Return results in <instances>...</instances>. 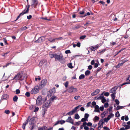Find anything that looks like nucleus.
I'll list each match as a JSON object with an SVG mask.
<instances>
[{
	"label": "nucleus",
	"instance_id": "obj_39",
	"mask_svg": "<svg viewBox=\"0 0 130 130\" xmlns=\"http://www.w3.org/2000/svg\"><path fill=\"white\" fill-rule=\"evenodd\" d=\"M109 120V119L107 117L105 118L104 119V122H107Z\"/></svg>",
	"mask_w": 130,
	"mask_h": 130
},
{
	"label": "nucleus",
	"instance_id": "obj_17",
	"mask_svg": "<svg viewBox=\"0 0 130 130\" xmlns=\"http://www.w3.org/2000/svg\"><path fill=\"white\" fill-rule=\"evenodd\" d=\"M95 108V110L94 111L97 112H99L100 110L99 109V106L98 105H96L94 107Z\"/></svg>",
	"mask_w": 130,
	"mask_h": 130
},
{
	"label": "nucleus",
	"instance_id": "obj_22",
	"mask_svg": "<svg viewBox=\"0 0 130 130\" xmlns=\"http://www.w3.org/2000/svg\"><path fill=\"white\" fill-rule=\"evenodd\" d=\"M69 84V82L68 81L64 83L63 84L65 86V87L67 88L68 87Z\"/></svg>",
	"mask_w": 130,
	"mask_h": 130
},
{
	"label": "nucleus",
	"instance_id": "obj_32",
	"mask_svg": "<svg viewBox=\"0 0 130 130\" xmlns=\"http://www.w3.org/2000/svg\"><path fill=\"white\" fill-rule=\"evenodd\" d=\"M85 75L84 74H81L79 77V78L80 79H82L84 78L85 77Z\"/></svg>",
	"mask_w": 130,
	"mask_h": 130
},
{
	"label": "nucleus",
	"instance_id": "obj_58",
	"mask_svg": "<svg viewBox=\"0 0 130 130\" xmlns=\"http://www.w3.org/2000/svg\"><path fill=\"white\" fill-rule=\"evenodd\" d=\"M83 124V126H84V127L86 126V125H87V123L86 122H84Z\"/></svg>",
	"mask_w": 130,
	"mask_h": 130
},
{
	"label": "nucleus",
	"instance_id": "obj_38",
	"mask_svg": "<svg viewBox=\"0 0 130 130\" xmlns=\"http://www.w3.org/2000/svg\"><path fill=\"white\" fill-rule=\"evenodd\" d=\"M18 97L16 96H14L13 98V100L14 101L16 102L17 101Z\"/></svg>",
	"mask_w": 130,
	"mask_h": 130
},
{
	"label": "nucleus",
	"instance_id": "obj_19",
	"mask_svg": "<svg viewBox=\"0 0 130 130\" xmlns=\"http://www.w3.org/2000/svg\"><path fill=\"white\" fill-rule=\"evenodd\" d=\"M48 40L51 42H54L56 40V39L50 38L48 39Z\"/></svg>",
	"mask_w": 130,
	"mask_h": 130
},
{
	"label": "nucleus",
	"instance_id": "obj_30",
	"mask_svg": "<svg viewBox=\"0 0 130 130\" xmlns=\"http://www.w3.org/2000/svg\"><path fill=\"white\" fill-rule=\"evenodd\" d=\"M90 71L89 70H87L85 72V74L86 75H88L90 74Z\"/></svg>",
	"mask_w": 130,
	"mask_h": 130
},
{
	"label": "nucleus",
	"instance_id": "obj_64",
	"mask_svg": "<svg viewBox=\"0 0 130 130\" xmlns=\"http://www.w3.org/2000/svg\"><path fill=\"white\" fill-rule=\"evenodd\" d=\"M104 109V107L103 106L100 107V109L101 111H103Z\"/></svg>",
	"mask_w": 130,
	"mask_h": 130
},
{
	"label": "nucleus",
	"instance_id": "obj_45",
	"mask_svg": "<svg viewBox=\"0 0 130 130\" xmlns=\"http://www.w3.org/2000/svg\"><path fill=\"white\" fill-rule=\"evenodd\" d=\"M92 124L91 123L89 122L87 123V125L89 126H92Z\"/></svg>",
	"mask_w": 130,
	"mask_h": 130
},
{
	"label": "nucleus",
	"instance_id": "obj_7",
	"mask_svg": "<svg viewBox=\"0 0 130 130\" xmlns=\"http://www.w3.org/2000/svg\"><path fill=\"white\" fill-rule=\"evenodd\" d=\"M42 98L41 96H38L36 100V105L37 106H40L42 104Z\"/></svg>",
	"mask_w": 130,
	"mask_h": 130
},
{
	"label": "nucleus",
	"instance_id": "obj_10",
	"mask_svg": "<svg viewBox=\"0 0 130 130\" xmlns=\"http://www.w3.org/2000/svg\"><path fill=\"white\" fill-rule=\"evenodd\" d=\"M55 92V88L50 90L48 93V94L47 95L48 96V97H50L52 95L54 94Z\"/></svg>",
	"mask_w": 130,
	"mask_h": 130
},
{
	"label": "nucleus",
	"instance_id": "obj_12",
	"mask_svg": "<svg viewBox=\"0 0 130 130\" xmlns=\"http://www.w3.org/2000/svg\"><path fill=\"white\" fill-rule=\"evenodd\" d=\"M99 47V46L98 45H96L94 46H91L90 47V48L92 51H94L97 49Z\"/></svg>",
	"mask_w": 130,
	"mask_h": 130
},
{
	"label": "nucleus",
	"instance_id": "obj_35",
	"mask_svg": "<svg viewBox=\"0 0 130 130\" xmlns=\"http://www.w3.org/2000/svg\"><path fill=\"white\" fill-rule=\"evenodd\" d=\"M6 74L7 75H8V78L10 77V76L11 75V72L9 71L7 73H6Z\"/></svg>",
	"mask_w": 130,
	"mask_h": 130
},
{
	"label": "nucleus",
	"instance_id": "obj_62",
	"mask_svg": "<svg viewBox=\"0 0 130 130\" xmlns=\"http://www.w3.org/2000/svg\"><path fill=\"white\" fill-rule=\"evenodd\" d=\"M67 77L66 76H64L62 78V80L63 81H65L67 79Z\"/></svg>",
	"mask_w": 130,
	"mask_h": 130
},
{
	"label": "nucleus",
	"instance_id": "obj_26",
	"mask_svg": "<svg viewBox=\"0 0 130 130\" xmlns=\"http://www.w3.org/2000/svg\"><path fill=\"white\" fill-rule=\"evenodd\" d=\"M114 116V115L112 113H111L109 115L107 118L109 119H110L112 117Z\"/></svg>",
	"mask_w": 130,
	"mask_h": 130
},
{
	"label": "nucleus",
	"instance_id": "obj_55",
	"mask_svg": "<svg viewBox=\"0 0 130 130\" xmlns=\"http://www.w3.org/2000/svg\"><path fill=\"white\" fill-rule=\"evenodd\" d=\"M108 106V103H106L104 104V107L105 108H107Z\"/></svg>",
	"mask_w": 130,
	"mask_h": 130
},
{
	"label": "nucleus",
	"instance_id": "obj_56",
	"mask_svg": "<svg viewBox=\"0 0 130 130\" xmlns=\"http://www.w3.org/2000/svg\"><path fill=\"white\" fill-rule=\"evenodd\" d=\"M127 61V60H125L124 61H123V62L122 63H119V64L120 65V66H121L124 63L126 62Z\"/></svg>",
	"mask_w": 130,
	"mask_h": 130
},
{
	"label": "nucleus",
	"instance_id": "obj_59",
	"mask_svg": "<svg viewBox=\"0 0 130 130\" xmlns=\"http://www.w3.org/2000/svg\"><path fill=\"white\" fill-rule=\"evenodd\" d=\"M86 37V36L85 35L82 36L80 37V39H83L85 38Z\"/></svg>",
	"mask_w": 130,
	"mask_h": 130
},
{
	"label": "nucleus",
	"instance_id": "obj_54",
	"mask_svg": "<svg viewBox=\"0 0 130 130\" xmlns=\"http://www.w3.org/2000/svg\"><path fill=\"white\" fill-rule=\"evenodd\" d=\"M41 78L40 77H39L38 78H35V80L36 81H39L40 80Z\"/></svg>",
	"mask_w": 130,
	"mask_h": 130
},
{
	"label": "nucleus",
	"instance_id": "obj_51",
	"mask_svg": "<svg viewBox=\"0 0 130 130\" xmlns=\"http://www.w3.org/2000/svg\"><path fill=\"white\" fill-rule=\"evenodd\" d=\"M59 122L61 124H62L65 123V121L64 120H61L59 121Z\"/></svg>",
	"mask_w": 130,
	"mask_h": 130
},
{
	"label": "nucleus",
	"instance_id": "obj_1",
	"mask_svg": "<svg viewBox=\"0 0 130 130\" xmlns=\"http://www.w3.org/2000/svg\"><path fill=\"white\" fill-rule=\"evenodd\" d=\"M55 58L56 60H58L62 63H64L65 61V59L63 58L61 53L56 54Z\"/></svg>",
	"mask_w": 130,
	"mask_h": 130
},
{
	"label": "nucleus",
	"instance_id": "obj_27",
	"mask_svg": "<svg viewBox=\"0 0 130 130\" xmlns=\"http://www.w3.org/2000/svg\"><path fill=\"white\" fill-rule=\"evenodd\" d=\"M80 118V117L78 114L75 115V118L76 119H78Z\"/></svg>",
	"mask_w": 130,
	"mask_h": 130
},
{
	"label": "nucleus",
	"instance_id": "obj_13",
	"mask_svg": "<svg viewBox=\"0 0 130 130\" xmlns=\"http://www.w3.org/2000/svg\"><path fill=\"white\" fill-rule=\"evenodd\" d=\"M66 121L67 122L70 123L73 125L74 124L73 120L70 117H69Z\"/></svg>",
	"mask_w": 130,
	"mask_h": 130
},
{
	"label": "nucleus",
	"instance_id": "obj_14",
	"mask_svg": "<svg viewBox=\"0 0 130 130\" xmlns=\"http://www.w3.org/2000/svg\"><path fill=\"white\" fill-rule=\"evenodd\" d=\"M100 90L99 89H96L95 90L94 92H92L91 93V95L92 96L95 95L99 93L100 92Z\"/></svg>",
	"mask_w": 130,
	"mask_h": 130
},
{
	"label": "nucleus",
	"instance_id": "obj_47",
	"mask_svg": "<svg viewBox=\"0 0 130 130\" xmlns=\"http://www.w3.org/2000/svg\"><path fill=\"white\" fill-rule=\"evenodd\" d=\"M125 129H129L130 128V126L129 125H126L125 126Z\"/></svg>",
	"mask_w": 130,
	"mask_h": 130
},
{
	"label": "nucleus",
	"instance_id": "obj_63",
	"mask_svg": "<svg viewBox=\"0 0 130 130\" xmlns=\"http://www.w3.org/2000/svg\"><path fill=\"white\" fill-rule=\"evenodd\" d=\"M89 128L87 126H85L84 127V129L85 130H88L89 129Z\"/></svg>",
	"mask_w": 130,
	"mask_h": 130
},
{
	"label": "nucleus",
	"instance_id": "obj_15",
	"mask_svg": "<svg viewBox=\"0 0 130 130\" xmlns=\"http://www.w3.org/2000/svg\"><path fill=\"white\" fill-rule=\"evenodd\" d=\"M117 89V87H115L112 88L110 91V92L112 94H115L116 91Z\"/></svg>",
	"mask_w": 130,
	"mask_h": 130
},
{
	"label": "nucleus",
	"instance_id": "obj_21",
	"mask_svg": "<svg viewBox=\"0 0 130 130\" xmlns=\"http://www.w3.org/2000/svg\"><path fill=\"white\" fill-rule=\"evenodd\" d=\"M44 40V37H41L39 38L38 39V41L39 42H42Z\"/></svg>",
	"mask_w": 130,
	"mask_h": 130
},
{
	"label": "nucleus",
	"instance_id": "obj_31",
	"mask_svg": "<svg viewBox=\"0 0 130 130\" xmlns=\"http://www.w3.org/2000/svg\"><path fill=\"white\" fill-rule=\"evenodd\" d=\"M89 116V115L87 113H85V114L84 116V118L86 119H87L88 120V118Z\"/></svg>",
	"mask_w": 130,
	"mask_h": 130
},
{
	"label": "nucleus",
	"instance_id": "obj_49",
	"mask_svg": "<svg viewBox=\"0 0 130 130\" xmlns=\"http://www.w3.org/2000/svg\"><path fill=\"white\" fill-rule=\"evenodd\" d=\"M35 109L34 110L35 112H36L38 111L39 109V108L37 107H35Z\"/></svg>",
	"mask_w": 130,
	"mask_h": 130
},
{
	"label": "nucleus",
	"instance_id": "obj_9",
	"mask_svg": "<svg viewBox=\"0 0 130 130\" xmlns=\"http://www.w3.org/2000/svg\"><path fill=\"white\" fill-rule=\"evenodd\" d=\"M50 100H48L45 102L43 105V107L44 108H47L49 107L51 104Z\"/></svg>",
	"mask_w": 130,
	"mask_h": 130
},
{
	"label": "nucleus",
	"instance_id": "obj_48",
	"mask_svg": "<svg viewBox=\"0 0 130 130\" xmlns=\"http://www.w3.org/2000/svg\"><path fill=\"white\" fill-rule=\"evenodd\" d=\"M5 113L7 114H9L10 113V111L9 110H5Z\"/></svg>",
	"mask_w": 130,
	"mask_h": 130
},
{
	"label": "nucleus",
	"instance_id": "obj_18",
	"mask_svg": "<svg viewBox=\"0 0 130 130\" xmlns=\"http://www.w3.org/2000/svg\"><path fill=\"white\" fill-rule=\"evenodd\" d=\"M30 118V116H29L28 117L27 120V122H26L25 123H24L23 124V125L22 126V128H23V129H25L26 125L27 124V123H28V119Z\"/></svg>",
	"mask_w": 130,
	"mask_h": 130
},
{
	"label": "nucleus",
	"instance_id": "obj_4",
	"mask_svg": "<svg viewBox=\"0 0 130 130\" xmlns=\"http://www.w3.org/2000/svg\"><path fill=\"white\" fill-rule=\"evenodd\" d=\"M39 87L38 86H36L31 91L30 93L32 94H36L39 92Z\"/></svg>",
	"mask_w": 130,
	"mask_h": 130
},
{
	"label": "nucleus",
	"instance_id": "obj_57",
	"mask_svg": "<svg viewBox=\"0 0 130 130\" xmlns=\"http://www.w3.org/2000/svg\"><path fill=\"white\" fill-rule=\"evenodd\" d=\"M15 92L17 94H18L20 93V91L19 89H17L16 90Z\"/></svg>",
	"mask_w": 130,
	"mask_h": 130
},
{
	"label": "nucleus",
	"instance_id": "obj_24",
	"mask_svg": "<svg viewBox=\"0 0 130 130\" xmlns=\"http://www.w3.org/2000/svg\"><path fill=\"white\" fill-rule=\"evenodd\" d=\"M92 106H91V107L92 108L94 107L96 105V103L94 101L93 102L91 103Z\"/></svg>",
	"mask_w": 130,
	"mask_h": 130
},
{
	"label": "nucleus",
	"instance_id": "obj_33",
	"mask_svg": "<svg viewBox=\"0 0 130 130\" xmlns=\"http://www.w3.org/2000/svg\"><path fill=\"white\" fill-rule=\"evenodd\" d=\"M88 121V120L87 119H86L84 118L82 119L80 121L84 122H85L86 121Z\"/></svg>",
	"mask_w": 130,
	"mask_h": 130
},
{
	"label": "nucleus",
	"instance_id": "obj_60",
	"mask_svg": "<svg viewBox=\"0 0 130 130\" xmlns=\"http://www.w3.org/2000/svg\"><path fill=\"white\" fill-rule=\"evenodd\" d=\"M106 101V100L104 98H103L102 100V102L103 103H104Z\"/></svg>",
	"mask_w": 130,
	"mask_h": 130
},
{
	"label": "nucleus",
	"instance_id": "obj_34",
	"mask_svg": "<svg viewBox=\"0 0 130 130\" xmlns=\"http://www.w3.org/2000/svg\"><path fill=\"white\" fill-rule=\"evenodd\" d=\"M33 4L35 5H36L38 3L37 0H33Z\"/></svg>",
	"mask_w": 130,
	"mask_h": 130
},
{
	"label": "nucleus",
	"instance_id": "obj_46",
	"mask_svg": "<svg viewBox=\"0 0 130 130\" xmlns=\"http://www.w3.org/2000/svg\"><path fill=\"white\" fill-rule=\"evenodd\" d=\"M25 95L27 97H29L30 96V93L29 92H27L25 93Z\"/></svg>",
	"mask_w": 130,
	"mask_h": 130
},
{
	"label": "nucleus",
	"instance_id": "obj_25",
	"mask_svg": "<svg viewBox=\"0 0 130 130\" xmlns=\"http://www.w3.org/2000/svg\"><path fill=\"white\" fill-rule=\"evenodd\" d=\"M56 97L55 96H54L51 97L49 100L51 101H53L55 100L56 99Z\"/></svg>",
	"mask_w": 130,
	"mask_h": 130
},
{
	"label": "nucleus",
	"instance_id": "obj_16",
	"mask_svg": "<svg viewBox=\"0 0 130 130\" xmlns=\"http://www.w3.org/2000/svg\"><path fill=\"white\" fill-rule=\"evenodd\" d=\"M103 123V120H100L99 122L98 123L99 127L98 129H99V127H102V125Z\"/></svg>",
	"mask_w": 130,
	"mask_h": 130
},
{
	"label": "nucleus",
	"instance_id": "obj_5",
	"mask_svg": "<svg viewBox=\"0 0 130 130\" xmlns=\"http://www.w3.org/2000/svg\"><path fill=\"white\" fill-rule=\"evenodd\" d=\"M82 106L81 105H79L75 107L72 110L67 113V114L71 115H73L74 113L77 111V109Z\"/></svg>",
	"mask_w": 130,
	"mask_h": 130
},
{
	"label": "nucleus",
	"instance_id": "obj_43",
	"mask_svg": "<svg viewBox=\"0 0 130 130\" xmlns=\"http://www.w3.org/2000/svg\"><path fill=\"white\" fill-rule=\"evenodd\" d=\"M115 103H116L117 105L119 104V101L118 99H116L115 100Z\"/></svg>",
	"mask_w": 130,
	"mask_h": 130
},
{
	"label": "nucleus",
	"instance_id": "obj_23",
	"mask_svg": "<svg viewBox=\"0 0 130 130\" xmlns=\"http://www.w3.org/2000/svg\"><path fill=\"white\" fill-rule=\"evenodd\" d=\"M34 118H31L30 119V120L29 121V124H30L31 125L32 124L34 123Z\"/></svg>",
	"mask_w": 130,
	"mask_h": 130
},
{
	"label": "nucleus",
	"instance_id": "obj_53",
	"mask_svg": "<svg viewBox=\"0 0 130 130\" xmlns=\"http://www.w3.org/2000/svg\"><path fill=\"white\" fill-rule=\"evenodd\" d=\"M65 53L66 54H67L68 53H70L71 52L70 50H67L65 51Z\"/></svg>",
	"mask_w": 130,
	"mask_h": 130
},
{
	"label": "nucleus",
	"instance_id": "obj_52",
	"mask_svg": "<svg viewBox=\"0 0 130 130\" xmlns=\"http://www.w3.org/2000/svg\"><path fill=\"white\" fill-rule=\"evenodd\" d=\"M80 96H79V95L76 96H75V97L74 98V99L75 100H77L78 99L80 98Z\"/></svg>",
	"mask_w": 130,
	"mask_h": 130
},
{
	"label": "nucleus",
	"instance_id": "obj_6",
	"mask_svg": "<svg viewBox=\"0 0 130 130\" xmlns=\"http://www.w3.org/2000/svg\"><path fill=\"white\" fill-rule=\"evenodd\" d=\"M29 6L28 7H27V8L26 10H24L21 13H20L19 14V15L18 16L17 19L15 20V21L17 20L19 18L20 16H21V15H22L23 14H25L28 13V11H29Z\"/></svg>",
	"mask_w": 130,
	"mask_h": 130
},
{
	"label": "nucleus",
	"instance_id": "obj_36",
	"mask_svg": "<svg viewBox=\"0 0 130 130\" xmlns=\"http://www.w3.org/2000/svg\"><path fill=\"white\" fill-rule=\"evenodd\" d=\"M68 66L70 68L72 69L73 68V67L72 66V64L71 63L68 64Z\"/></svg>",
	"mask_w": 130,
	"mask_h": 130
},
{
	"label": "nucleus",
	"instance_id": "obj_40",
	"mask_svg": "<svg viewBox=\"0 0 130 130\" xmlns=\"http://www.w3.org/2000/svg\"><path fill=\"white\" fill-rule=\"evenodd\" d=\"M115 94H112L111 95V96L112 98L113 99V100H114L115 98Z\"/></svg>",
	"mask_w": 130,
	"mask_h": 130
},
{
	"label": "nucleus",
	"instance_id": "obj_29",
	"mask_svg": "<svg viewBox=\"0 0 130 130\" xmlns=\"http://www.w3.org/2000/svg\"><path fill=\"white\" fill-rule=\"evenodd\" d=\"M99 117L97 116H95L94 118V121H98L99 120Z\"/></svg>",
	"mask_w": 130,
	"mask_h": 130
},
{
	"label": "nucleus",
	"instance_id": "obj_44",
	"mask_svg": "<svg viewBox=\"0 0 130 130\" xmlns=\"http://www.w3.org/2000/svg\"><path fill=\"white\" fill-rule=\"evenodd\" d=\"M81 121H79L78 122H76L75 123V124H74V125H78L80 124Z\"/></svg>",
	"mask_w": 130,
	"mask_h": 130
},
{
	"label": "nucleus",
	"instance_id": "obj_42",
	"mask_svg": "<svg viewBox=\"0 0 130 130\" xmlns=\"http://www.w3.org/2000/svg\"><path fill=\"white\" fill-rule=\"evenodd\" d=\"M116 116L117 117H119L120 116V114L119 112L118 111H117L116 113Z\"/></svg>",
	"mask_w": 130,
	"mask_h": 130
},
{
	"label": "nucleus",
	"instance_id": "obj_11",
	"mask_svg": "<svg viewBox=\"0 0 130 130\" xmlns=\"http://www.w3.org/2000/svg\"><path fill=\"white\" fill-rule=\"evenodd\" d=\"M47 80L46 79H43L42 80L41 83L40 84V86L42 87H43L46 85L47 83Z\"/></svg>",
	"mask_w": 130,
	"mask_h": 130
},
{
	"label": "nucleus",
	"instance_id": "obj_50",
	"mask_svg": "<svg viewBox=\"0 0 130 130\" xmlns=\"http://www.w3.org/2000/svg\"><path fill=\"white\" fill-rule=\"evenodd\" d=\"M130 84V82H128L124 83L121 85V87L123 85H124L127 84Z\"/></svg>",
	"mask_w": 130,
	"mask_h": 130
},
{
	"label": "nucleus",
	"instance_id": "obj_41",
	"mask_svg": "<svg viewBox=\"0 0 130 130\" xmlns=\"http://www.w3.org/2000/svg\"><path fill=\"white\" fill-rule=\"evenodd\" d=\"M123 108V106H118L117 107V109L118 110L119 109H121Z\"/></svg>",
	"mask_w": 130,
	"mask_h": 130
},
{
	"label": "nucleus",
	"instance_id": "obj_28",
	"mask_svg": "<svg viewBox=\"0 0 130 130\" xmlns=\"http://www.w3.org/2000/svg\"><path fill=\"white\" fill-rule=\"evenodd\" d=\"M56 54H50V56L51 58H53L54 57L55 58Z\"/></svg>",
	"mask_w": 130,
	"mask_h": 130
},
{
	"label": "nucleus",
	"instance_id": "obj_2",
	"mask_svg": "<svg viewBox=\"0 0 130 130\" xmlns=\"http://www.w3.org/2000/svg\"><path fill=\"white\" fill-rule=\"evenodd\" d=\"M26 76L25 73H19L15 76L13 79H15L17 81L20 80H22L24 79Z\"/></svg>",
	"mask_w": 130,
	"mask_h": 130
},
{
	"label": "nucleus",
	"instance_id": "obj_3",
	"mask_svg": "<svg viewBox=\"0 0 130 130\" xmlns=\"http://www.w3.org/2000/svg\"><path fill=\"white\" fill-rule=\"evenodd\" d=\"M39 64L42 68H45L47 67V61L45 59L42 60L40 62Z\"/></svg>",
	"mask_w": 130,
	"mask_h": 130
},
{
	"label": "nucleus",
	"instance_id": "obj_8",
	"mask_svg": "<svg viewBox=\"0 0 130 130\" xmlns=\"http://www.w3.org/2000/svg\"><path fill=\"white\" fill-rule=\"evenodd\" d=\"M69 93H71L73 92H75L77 91V89L76 88H74L73 87H69L67 90Z\"/></svg>",
	"mask_w": 130,
	"mask_h": 130
},
{
	"label": "nucleus",
	"instance_id": "obj_37",
	"mask_svg": "<svg viewBox=\"0 0 130 130\" xmlns=\"http://www.w3.org/2000/svg\"><path fill=\"white\" fill-rule=\"evenodd\" d=\"M106 113L105 112H104L101 114V116L102 118L104 117L105 116Z\"/></svg>",
	"mask_w": 130,
	"mask_h": 130
},
{
	"label": "nucleus",
	"instance_id": "obj_61",
	"mask_svg": "<svg viewBox=\"0 0 130 130\" xmlns=\"http://www.w3.org/2000/svg\"><path fill=\"white\" fill-rule=\"evenodd\" d=\"M95 63V61L94 60H92L91 62V64L92 65H93Z\"/></svg>",
	"mask_w": 130,
	"mask_h": 130
},
{
	"label": "nucleus",
	"instance_id": "obj_20",
	"mask_svg": "<svg viewBox=\"0 0 130 130\" xmlns=\"http://www.w3.org/2000/svg\"><path fill=\"white\" fill-rule=\"evenodd\" d=\"M8 98V95L6 94H4L2 96V98L4 99H7Z\"/></svg>",
	"mask_w": 130,
	"mask_h": 130
}]
</instances>
